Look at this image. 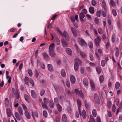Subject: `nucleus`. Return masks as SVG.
I'll return each instance as SVG.
<instances>
[{"mask_svg": "<svg viewBox=\"0 0 122 122\" xmlns=\"http://www.w3.org/2000/svg\"><path fill=\"white\" fill-rule=\"evenodd\" d=\"M56 30L63 37H64L67 41H68L69 40L70 37L69 35L67 32L66 30L64 31L63 33L60 30L58 27L56 28Z\"/></svg>", "mask_w": 122, "mask_h": 122, "instance_id": "f257e3e1", "label": "nucleus"}, {"mask_svg": "<svg viewBox=\"0 0 122 122\" xmlns=\"http://www.w3.org/2000/svg\"><path fill=\"white\" fill-rule=\"evenodd\" d=\"M75 60L76 61L75 62L74 65V68L75 71H77L78 69L79 65L78 63H79L80 65L81 64V62L79 59L78 58H76Z\"/></svg>", "mask_w": 122, "mask_h": 122, "instance_id": "f03ea898", "label": "nucleus"}, {"mask_svg": "<svg viewBox=\"0 0 122 122\" xmlns=\"http://www.w3.org/2000/svg\"><path fill=\"white\" fill-rule=\"evenodd\" d=\"M24 80L25 84L29 85L28 81L31 84V85L32 86H34V82L32 79H29L26 76L25 77Z\"/></svg>", "mask_w": 122, "mask_h": 122, "instance_id": "7ed1b4c3", "label": "nucleus"}, {"mask_svg": "<svg viewBox=\"0 0 122 122\" xmlns=\"http://www.w3.org/2000/svg\"><path fill=\"white\" fill-rule=\"evenodd\" d=\"M77 105L78 106V109L80 115H81V101L79 99L77 100Z\"/></svg>", "mask_w": 122, "mask_h": 122, "instance_id": "20e7f679", "label": "nucleus"}, {"mask_svg": "<svg viewBox=\"0 0 122 122\" xmlns=\"http://www.w3.org/2000/svg\"><path fill=\"white\" fill-rule=\"evenodd\" d=\"M90 83L91 87L92 90L93 91L95 88V85L92 79L90 80Z\"/></svg>", "mask_w": 122, "mask_h": 122, "instance_id": "39448f33", "label": "nucleus"}, {"mask_svg": "<svg viewBox=\"0 0 122 122\" xmlns=\"http://www.w3.org/2000/svg\"><path fill=\"white\" fill-rule=\"evenodd\" d=\"M95 41L96 45L98 46H99V43L101 41V39L99 37L97 36V38L95 39Z\"/></svg>", "mask_w": 122, "mask_h": 122, "instance_id": "423d86ee", "label": "nucleus"}, {"mask_svg": "<svg viewBox=\"0 0 122 122\" xmlns=\"http://www.w3.org/2000/svg\"><path fill=\"white\" fill-rule=\"evenodd\" d=\"M61 42L63 46L64 47H66L68 45V44L66 41L63 38H62L61 39Z\"/></svg>", "mask_w": 122, "mask_h": 122, "instance_id": "0eeeda50", "label": "nucleus"}, {"mask_svg": "<svg viewBox=\"0 0 122 122\" xmlns=\"http://www.w3.org/2000/svg\"><path fill=\"white\" fill-rule=\"evenodd\" d=\"M94 99L95 101L98 104H99L100 100L98 96L96 94H95L94 95Z\"/></svg>", "mask_w": 122, "mask_h": 122, "instance_id": "6e6552de", "label": "nucleus"}, {"mask_svg": "<svg viewBox=\"0 0 122 122\" xmlns=\"http://www.w3.org/2000/svg\"><path fill=\"white\" fill-rule=\"evenodd\" d=\"M24 96L25 101L28 102H30L31 100L29 97L26 94H24Z\"/></svg>", "mask_w": 122, "mask_h": 122, "instance_id": "1a4fd4ad", "label": "nucleus"}, {"mask_svg": "<svg viewBox=\"0 0 122 122\" xmlns=\"http://www.w3.org/2000/svg\"><path fill=\"white\" fill-rule=\"evenodd\" d=\"M71 30L73 36L75 37H76L77 36V33L75 28L72 27L71 28Z\"/></svg>", "mask_w": 122, "mask_h": 122, "instance_id": "9d476101", "label": "nucleus"}, {"mask_svg": "<svg viewBox=\"0 0 122 122\" xmlns=\"http://www.w3.org/2000/svg\"><path fill=\"white\" fill-rule=\"evenodd\" d=\"M7 115L9 117H10L12 115V112L9 108H7L6 109Z\"/></svg>", "mask_w": 122, "mask_h": 122, "instance_id": "9b49d317", "label": "nucleus"}, {"mask_svg": "<svg viewBox=\"0 0 122 122\" xmlns=\"http://www.w3.org/2000/svg\"><path fill=\"white\" fill-rule=\"evenodd\" d=\"M83 84L85 86H87L88 84V81L87 78H85L83 79Z\"/></svg>", "mask_w": 122, "mask_h": 122, "instance_id": "f8f14e48", "label": "nucleus"}, {"mask_svg": "<svg viewBox=\"0 0 122 122\" xmlns=\"http://www.w3.org/2000/svg\"><path fill=\"white\" fill-rule=\"evenodd\" d=\"M70 80L72 84H73L75 83L76 80L74 76L72 75H70Z\"/></svg>", "mask_w": 122, "mask_h": 122, "instance_id": "ddd939ff", "label": "nucleus"}, {"mask_svg": "<svg viewBox=\"0 0 122 122\" xmlns=\"http://www.w3.org/2000/svg\"><path fill=\"white\" fill-rule=\"evenodd\" d=\"M55 44L54 43H53L51 44L49 47V51L54 50V48Z\"/></svg>", "mask_w": 122, "mask_h": 122, "instance_id": "4468645a", "label": "nucleus"}, {"mask_svg": "<svg viewBox=\"0 0 122 122\" xmlns=\"http://www.w3.org/2000/svg\"><path fill=\"white\" fill-rule=\"evenodd\" d=\"M44 58L46 60L49 59V57L48 54L46 52H44L42 54Z\"/></svg>", "mask_w": 122, "mask_h": 122, "instance_id": "2eb2a0df", "label": "nucleus"}, {"mask_svg": "<svg viewBox=\"0 0 122 122\" xmlns=\"http://www.w3.org/2000/svg\"><path fill=\"white\" fill-rule=\"evenodd\" d=\"M18 110L20 115L22 116L23 115V109L20 106L18 107Z\"/></svg>", "mask_w": 122, "mask_h": 122, "instance_id": "dca6fc26", "label": "nucleus"}, {"mask_svg": "<svg viewBox=\"0 0 122 122\" xmlns=\"http://www.w3.org/2000/svg\"><path fill=\"white\" fill-rule=\"evenodd\" d=\"M79 44L81 46L85 45L86 44V43L85 41L82 39H81L79 42Z\"/></svg>", "mask_w": 122, "mask_h": 122, "instance_id": "f3484780", "label": "nucleus"}, {"mask_svg": "<svg viewBox=\"0 0 122 122\" xmlns=\"http://www.w3.org/2000/svg\"><path fill=\"white\" fill-rule=\"evenodd\" d=\"M56 106L58 111L60 112H61L62 110L61 106L58 103L56 104Z\"/></svg>", "mask_w": 122, "mask_h": 122, "instance_id": "a211bd4d", "label": "nucleus"}, {"mask_svg": "<svg viewBox=\"0 0 122 122\" xmlns=\"http://www.w3.org/2000/svg\"><path fill=\"white\" fill-rule=\"evenodd\" d=\"M62 120L63 122H66L67 120L66 116L65 114H64L62 116Z\"/></svg>", "mask_w": 122, "mask_h": 122, "instance_id": "6ab92c4d", "label": "nucleus"}, {"mask_svg": "<svg viewBox=\"0 0 122 122\" xmlns=\"http://www.w3.org/2000/svg\"><path fill=\"white\" fill-rule=\"evenodd\" d=\"M25 114L27 119H29L30 118V115L27 111L25 112Z\"/></svg>", "mask_w": 122, "mask_h": 122, "instance_id": "aec40b11", "label": "nucleus"}, {"mask_svg": "<svg viewBox=\"0 0 122 122\" xmlns=\"http://www.w3.org/2000/svg\"><path fill=\"white\" fill-rule=\"evenodd\" d=\"M15 115L16 117L18 120H21L20 117L18 112H15Z\"/></svg>", "mask_w": 122, "mask_h": 122, "instance_id": "412c9836", "label": "nucleus"}, {"mask_svg": "<svg viewBox=\"0 0 122 122\" xmlns=\"http://www.w3.org/2000/svg\"><path fill=\"white\" fill-rule=\"evenodd\" d=\"M89 11L90 13L93 14L94 12V7L92 6L90 7L89 9Z\"/></svg>", "mask_w": 122, "mask_h": 122, "instance_id": "4be33fe9", "label": "nucleus"}, {"mask_svg": "<svg viewBox=\"0 0 122 122\" xmlns=\"http://www.w3.org/2000/svg\"><path fill=\"white\" fill-rule=\"evenodd\" d=\"M81 114L82 115V117L83 118L85 119L86 118V112L84 110H83L82 114L81 113V115H80L81 116Z\"/></svg>", "mask_w": 122, "mask_h": 122, "instance_id": "5701e85b", "label": "nucleus"}, {"mask_svg": "<svg viewBox=\"0 0 122 122\" xmlns=\"http://www.w3.org/2000/svg\"><path fill=\"white\" fill-rule=\"evenodd\" d=\"M76 94L78 95L80 98H82L83 99L84 98V95L82 92H76Z\"/></svg>", "mask_w": 122, "mask_h": 122, "instance_id": "b1692460", "label": "nucleus"}, {"mask_svg": "<svg viewBox=\"0 0 122 122\" xmlns=\"http://www.w3.org/2000/svg\"><path fill=\"white\" fill-rule=\"evenodd\" d=\"M49 53L50 55L52 57H54L56 55L55 52L54 50L49 51Z\"/></svg>", "mask_w": 122, "mask_h": 122, "instance_id": "393cba45", "label": "nucleus"}, {"mask_svg": "<svg viewBox=\"0 0 122 122\" xmlns=\"http://www.w3.org/2000/svg\"><path fill=\"white\" fill-rule=\"evenodd\" d=\"M47 67L49 70L51 72L53 71V67L51 64H48L47 65Z\"/></svg>", "mask_w": 122, "mask_h": 122, "instance_id": "a878e982", "label": "nucleus"}, {"mask_svg": "<svg viewBox=\"0 0 122 122\" xmlns=\"http://www.w3.org/2000/svg\"><path fill=\"white\" fill-rule=\"evenodd\" d=\"M66 52L67 53L68 55H71L72 54V52L71 49L69 48L66 49Z\"/></svg>", "mask_w": 122, "mask_h": 122, "instance_id": "bb28decb", "label": "nucleus"}, {"mask_svg": "<svg viewBox=\"0 0 122 122\" xmlns=\"http://www.w3.org/2000/svg\"><path fill=\"white\" fill-rule=\"evenodd\" d=\"M49 106L51 108H53L54 107V105L53 101L51 100L49 103Z\"/></svg>", "mask_w": 122, "mask_h": 122, "instance_id": "cd10ccee", "label": "nucleus"}, {"mask_svg": "<svg viewBox=\"0 0 122 122\" xmlns=\"http://www.w3.org/2000/svg\"><path fill=\"white\" fill-rule=\"evenodd\" d=\"M61 74L62 76L64 77L66 76V74L64 70L62 69L61 71Z\"/></svg>", "mask_w": 122, "mask_h": 122, "instance_id": "c85d7f7f", "label": "nucleus"}, {"mask_svg": "<svg viewBox=\"0 0 122 122\" xmlns=\"http://www.w3.org/2000/svg\"><path fill=\"white\" fill-rule=\"evenodd\" d=\"M55 40L56 41V43L58 45H59L60 44V41L58 39V37L55 38Z\"/></svg>", "mask_w": 122, "mask_h": 122, "instance_id": "c756f323", "label": "nucleus"}, {"mask_svg": "<svg viewBox=\"0 0 122 122\" xmlns=\"http://www.w3.org/2000/svg\"><path fill=\"white\" fill-rule=\"evenodd\" d=\"M78 52L79 53L80 55L83 58L85 57L86 55L84 53L82 52L81 51H78Z\"/></svg>", "mask_w": 122, "mask_h": 122, "instance_id": "7c9ffc66", "label": "nucleus"}, {"mask_svg": "<svg viewBox=\"0 0 122 122\" xmlns=\"http://www.w3.org/2000/svg\"><path fill=\"white\" fill-rule=\"evenodd\" d=\"M120 86V83L119 82H117L115 84V87L116 89H118Z\"/></svg>", "mask_w": 122, "mask_h": 122, "instance_id": "2f4dec72", "label": "nucleus"}, {"mask_svg": "<svg viewBox=\"0 0 122 122\" xmlns=\"http://www.w3.org/2000/svg\"><path fill=\"white\" fill-rule=\"evenodd\" d=\"M92 115L93 116L95 117L97 116V111L95 109H94L92 110Z\"/></svg>", "mask_w": 122, "mask_h": 122, "instance_id": "473e14b6", "label": "nucleus"}, {"mask_svg": "<svg viewBox=\"0 0 122 122\" xmlns=\"http://www.w3.org/2000/svg\"><path fill=\"white\" fill-rule=\"evenodd\" d=\"M67 110L68 112L69 113H71L72 110L71 107L70 106H68L67 108Z\"/></svg>", "mask_w": 122, "mask_h": 122, "instance_id": "72a5a7b5", "label": "nucleus"}, {"mask_svg": "<svg viewBox=\"0 0 122 122\" xmlns=\"http://www.w3.org/2000/svg\"><path fill=\"white\" fill-rule=\"evenodd\" d=\"M9 104V101L8 98H6L5 99V106L8 105Z\"/></svg>", "mask_w": 122, "mask_h": 122, "instance_id": "f704fd0d", "label": "nucleus"}, {"mask_svg": "<svg viewBox=\"0 0 122 122\" xmlns=\"http://www.w3.org/2000/svg\"><path fill=\"white\" fill-rule=\"evenodd\" d=\"M32 97L33 98H35L36 97V94L35 92H31Z\"/></svg>", "mask_w": 122, "mask_h": 122, "instance_id": "c9c22d12", "label": "nucleus"}, {"mask_svg": "<svg viewBox=\"0 0 122 122\" xmlns=\"http://www.w3.org/2000/svg\"><path fill=\"white\" fill-rule=\"evenodd\" d=\"M110 4L112 6L114 7L115 6V4L113 0H111L110 1Z\"/></svg>", "mask_w": 122, "mask_h": 122, "instance_id": "e433bc0d", "label": "nucleus"}, {"mask_svg": "<svg viewBox=\"0 0 122 122\" xmlns=\"http://www.w3.org/2000/svg\"><path fill=\"white\" fill-rule=\"evenodd\" d=\"M6 78L7 79H9L8 82L9 83H10L11 81V77L9 75H8L6 76Z\"/></svg>", "mask_w": 122, "mask_h": 122, "instance_id": "4c0bfd02", "label": "nucleus"}, {"mask_svg": "<svg viewBox=\"0 0 122 122\" xmlns=\"http://www.w3.org/2000/svg\"><path fill=\"white\" fill-rule=\"evenodd\" d=\"M104 77L102 75L101 76L99 77V80L100 82L101 83H102L103 81Z\"/></svg>", "mask_w": 122, "mask_h": 122, "instance_id": "58836bf2", "label": "nucleus"}, {"mask_svg": "<svg viewBox=\"0 0 122 122\" xmlns=\"http://www.w3.org/2000/svg\"><path fill=\"white\" fill-rule=\"evenodd\" d=\"M28 72L29 75L30 76H31L32 75V70L30 69L28 70Z\"/></svg>", "mask_w": 122, "mask_h": 122, "instance_id": "ea45409f", "label": "nucleus"}, {"mask_svg": "<svg viewBox=\"0 0 122 122\" xmlns=\"http://www.w3.org/2000/svg\"><path fill=\"white\" fill-rule=\"evenodd\" d=\"M40 66L43 69H44L45 68V66L43 62H41L40 63Z\"/></svg>", "mask_w": 122, "mask_h": 122, "instance_id": "a19ab883", "label": "nucleus"}, {"mask_svg": "<svg viewBox=\"0 0 122 122\" xmlns=\"http://www.w3.org/2000/svg\"><path fill=\"white\" fill-rule=\"evenodd\" d=\"M88 46L89 47L92 49L93 47V43L91 41H89L88 42Z\"/></svg>", "mask_w": 122, "mask_h": 122, "instance_id": "79ce46f5", "label": "nucleus"}, {"mask_svg": "<svg viewBox=\"0 0 122 122\" xmlns=\"http://www.w3.org/2000/svg\"><path fill=\"white\" fill-rule=\"evenodd\" d=\"M22 106L24 110L25 111V112L27 111V108L25 105L24 104H22Z\"/></svg>", "mask_w": 122, "mask_h": 122, "instance_id": "37998d69", "label": "nucleus"}, {"mask_svg": "<svg viewBox=\"0 0 122 122\" xmlns=\"http://www.w3.org/2000/svg\"><path fill=\"white\" fill-rule=\"evenodd\" d=\"M112 103L110 101H108L107 102V105L109 108H110L111 107Z\"/></svg>", "mask_w": 122, "mask_h": 122, "instance_id": "c03bdc74", "label": "nucleus"}, {"mask_svg": "<svg viewBox=\"0 0 122 122\" xmlns=\"http://www.w3.org/2000/svg\"><path fill=\"white\" fill-rule=\"evenodd\" d=\"M43 113L44 117H46L47 116V112L46 111L44 110L43 111Z\"/></svg>", "mask_w": 122, "mask_h": 122, "instance_id": "a18cd8bd", "label": "nucleus"}, {"mask_svg": "<svg viewBox=\"0 0 122 122\" xmlns=\"http://www.w3.org/2000/svg\"><path fill=\"white\" fill-rule=\"evenodd\" d=\"M105 61L104 60H102L101 63V65L102 66H104L105 65Z\"/></svg>", "mask_w": 122, "mask_h": 122, "instance_id": "49530a36", "label": "nucleus"}, {"mask_svg": "<svg viewBox=\"0 0 122 122\" xmlns=\"http://www.w3.org/2000/svg\"><path fill=\"white\" fill-rule=\"evenodd\" d=\"M44 103L45 104H47L48 102V99L46 98H45L43 99Z\"/></svg>", "mask_w": 122, "mask_h": 122, "instance_id": "de8ad7c7", "label": "nucleus"}, {"mask_svg": "<svg viewBox=\"0 0 122 122\" xmlns=\"http://www.w3.org/2000/svg\"><path fill=\"white\" fill-rule=\"evenodd\" d=\"M107 22L109 25H110L111 24V20L110 17H108V15Z\"/></svg>", "mask_w": 122, "mask_h": 122, "instance_id": "09e8293b", "label": "nucleus"}, {"mask_svg": "<svg viewBox=\"0 0 122 122\" xmlns=\"http://www.w3.org/2000/svg\"><path fill=\"white\" fill-rule=\"evenodd\" d=\"M66 85L68 87H69L70 86V84L69 81L68 80H67L66 81Z\"/></svg>", "mask_w": 122, "mask_h": 122, "instance_id": "8fccbe9b", "label": "nucleus"}, {"mask_svg": "<svg viewBox=\"0 0 122 122\" xmlns=\"http://www.w3.org/2000/svg\"><path fill=\"white\" fill-rule=\"evenodd\" d=\"M35 75L36 77H37L39 76L38 72L37 71L36 69L35 71Z\"/></svg>", "mask_w": 122, "mask_h": 122, "instance_id": "3c124183", "label": "nucleus"}, {"mask_svg": "<svg viewBox=\"0 0 122 122\" xmlns=\"http://www.w3.org/2000/svg\"><path fill=\"white\" fill-rule=\"evenodd\" d=\"M32 114L34 117V116L36 117H38V114L36 112H35L34 114L32 113Z\"/></svg>", "mask_w": 122, "mask_h": 122, "instance_id": "603ef678", "label": "nucleus"}, {"mask_svg": "<svg viewBox=\"0 0 122 122\" xmlns=\"http://www.w3.org/2000/svg\"><path fill=\"white\" fill-rule=\"evenodd\" d=\"M47 104H45L44 103H43L42 104V106L43 108L47 109Z\"/></svg>", "mask_w": 122, "mask_h": 122, "instance_id": "864d4df0", "label": "nucleus"}, {"mask_svg": "<svg viewBox=\"0 0 122 122\" xmlns=\"http://www.w3.org/2000/svg\"><path fill=\"white\" fill-rule=\"evenodd\" d=\"M99 20L97 17H96L95 19V22L96 24H98L99 23Z\"/></svg>", "mask_w": 122, "mask_h": 122, "instance_id": "5fc2aeb1", "label": "nucleus"}, {"mask_svg": "<svg viewBox=\"0 0 122 122\" xmlns=\"http://www.w3.org/2000/svg\"><path fill=\"white\" fill-rule=\"evenodd\" d=\"M96 70L98 74H100V73L101 71L99 67L98 66L96 67Z\"/></svg>", "mask_w": 122, "mask_h": 122, "instance_id": "6e6d98bb", "label": "nucleus"}, {"mask_svg": "<svg viewBox=\"0 0 122 122\" xmlns=\"http://www.w3.org/2000/svg\"><path fill=\"white\" fill-rule=\"evenodd\" d=\"M71 20L72 22L74 23L75 21V19L74 18V17L73 16H71L70 17Z\"/></svg>", "mask_w": 122, "mask_h": 122, "instance_id": "4d7b16f0", "label": "nucleus"}, {"mask_svg": "<svg viewBox=\"0 0 122 122\" xmlns=\"http://www.w3.org/2000/svg\"><path fill=\"white\" fill-rule=\"evenodd\" d=\"M112 13L113 15L114 16H116L117 15V14L116 13V10H114L113 9L112 10Z\"/></svg>", "mask_w": 122, "mask_h": 122, "instance_id": "13d9d810", "label": "nucleus"}, {"mask_svg": "<svg viewBox=\"0 0 122 122\" xmlns=\"http://www.w3.org/2000/svg\"><path fill=\"white\" fill-rule=\"evenodd\" d=\"M92 5L93 6H94L96 5V3L95 0H92Z\"/></svg>", "mask_w": 122, "mask_h": 122, "instance_id": "bf43d9fd", "label": "nucleus"}, {"mask_svg": "<svg viewBox=\"0 0 122 122\" xmlns=\"http://www.w3.org/2000/svg\"><path fill=\"white\" fill-rule=\"evenodd\" d=\"M90 118L92 122H95V121L94 119V118L92 116H90Z\"/></svg>", "mask_w": 122, "mask_h": 122, "instance_id": "052dcab7", "label": "nucleus"}, {"mask_svg": "<svg viewBox=\"0 0 122 122\" xmlns=\"http://www.w3.org/2000/svg\"><path fill=\"white\" fill-rule=\"evenodd\" d=\"M98 32L99 34H102L103 32L101 28H99L98 29Z\"/></svg>", "mask_w": 122, "mask_h": 122, "instance_id": "680f3d73", "label": "nucleus"}, {"mask_svg": "<svg viewBox=\"0 0 122 122\" xmlns=\"http://www.w3.org/2000/svg\"><path fill=\"white\" fill-rule=\"evenodd\" d=\"M116 110V107L115 105H113L112 107V111L113 112H115Z\"/></svg>", "mask_w": 122, "mask_h": 122, "instance_id": "e2e57ef3", "label": "nucleus"}, {"mask_svg": "<svg viewBox=\"0 0 122 122\" xmlns=\"http://www.w3.org/2000/svg\"><path fill=\"white\" fill-rule=\"evenodd\" d=\"M97 122H101V119L99 117H97Z\"/></svg>", "mask_w": 122, "mask_h": 122, "instance_id": "0e129e2a", "label": "nucleus"}, {"mask_svg": "<svg viewBox=\"0 0 122 122\" xmlns=\"http://www.w3.org/2000/svg\"><path fill=\"white\" fill-rule=\"evenodd\" d=\"M85 15H84V14L82 12H81L80 13V17H82V18H84L85 17Z\"/></svg>", "mask_w": 122, "mask_h": 122, "instance_id": "69168bd1", "label": "nucleus"}, {"mask_svg": "<svg viewBox=\"0 0 122 122\" xmlns=\"http://www.w3.org/2000/svg\"><path fill=\"white\" fill-rule=\"evenodd\" d=\"M57 16V15L56 14H55L53 15L52 17L51 18V19L52 20H54L55 18Z\"/></svg>", "mask_w": 122, "mask_h": 122, "instance_id": "338daca9", "label": "nucleus"}, {"mask_svg": "<svg viewBox=\"0 0 122 122\" xmlns=\"http://www.w3.org/2000/svg\"><path fill=\"white\" fill-rule=\"evenodd\" d=\"M56 122H60V119L59 117H56L55 119Z\"/></svg>", "mask_w": 122, "mask_h": 122, "instance_id": "774afa93", "label": "nucleus"}]
</instances>
